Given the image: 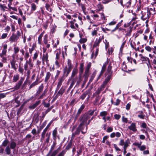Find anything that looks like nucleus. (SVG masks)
<instances>
[{
    "label": "nucleus",
    "instance_id": "obj_49",
    "mask_svg": "<svg viewBox=\"0 0 156 156\" xmlns=\"http://www.w3.org/2000/svg\"><path fill=\"white\" fill-rule=\"evenodd\" d=\"M14 52L15 54H17L19 51V49L18 47H15L14 48Z\"/></svg>",
    "mask_w": 156,
    "mask_h": 156
},
{
    "label": "nucleus",
    "instance_id": "obj_29",
    "mask_svg": "<svg viewBox=\"0 0 156 156\" xmlns=\"http://www.w3.org/2000/svg\"><path fill=\"white\" fill-rule=\"evenodd\" d=\"M26 63H27L28 65H29L30 69H31L34 66V64L32 62L28 61V60H27Z\"/></svg>",
    "mask_w": 156,
    "mask_h": 156
},
{
    "label": "nucleus",
    "instance_id": "obj_21",
    "mask_svg": "<svg viewBox=\"0 0 156 156\" xmlns=\"http://www.w3.org/2000/svg\"><path fill=\"white\" fill-rule=\"evenodd\" d=\"M78 73V70L77 69L74 68L73 69L72 72L71 76V78H73Z\"/></svg>",
    "mask_w": 156,
    "mask_h": 156
},
{
    "label": "nucleus",
    "instance_id": "obj_13",
    "mask_svg": "<svg viewBox=\"0 0 156 156\" xmlns=\"http://www.w3.org/2000/svg\"><path fill=\"white\" fill-rule=\"evenodd\" d=\"M48 53H46L45 54H44L43 55L42 58V61L43 63H44V61H45L47 63H48Z\"/></svg>",
    "mask_w": 156,
    "mask_h": 156
},
{
    "label": "nucleus",
    "instance_id": "obj_19",
    "mask_svg": "<svg viewBox=\"0 0 156 156\" xmlns=\"http://www.w3.org/2000/svg\"><path fill=\"white\" fill-rule=\"evenodd\" d=\"M96 75V73L95 72H94L92 74V76H91L88 82V83L87 86H87L89 85L90 83L93 80L94 77H95Z\"/></svg>",
    "mask_w": 156,
    "mask_h": 156
},
{
    "label": "nucleus",
    "instance_id": "obj_5",
    "mask_svg": "<svg viewBox=\"0 0 156 156\" xmlns=\"http://www.w3.org/2000/svg\"><path fill=\"white\" fill-rule=\"evenodd\" d=\"M147 11V13H145L143 14L142 13V11L141 12L142 16L141 17V18L143 20H145L146 19H149L151 16V15L152 14L151 12H150L149 10Z\"/></svg>",
    "mask_w": 156,
    "mask_h": 156
},
{
    "label": "nucleus",
    "instance_id": "obj_24",
    "mask_svg": "<svg viewBox=\"0 0 156 156\" xmlns=\"http://www.w3.org/2000/svg\"><path fill=\"white\" fill-rule=\"evenodd\" d=\"M11 149L9 146H8L6 147L5 151L7 154L9 155L11 154Z\"/></svg>",
    "mask_w": 156,
    "mask_h": 156
},
{
    "label": "nucleus",
    "instance_id": "obj_38",
    "mask_svg": "<svg viewBox=\"0 0 156 156\" xmlns=\"http://www.w3.org/2000/svg\"><path fill=\"white\" fill-rule=\"evenodd\" d=\"M85 108V105H82L80 107V108L79 109L78 111L77 112L80 114L82 111Z\"/></svg>",
    "mask_w": 156,
    "mask_h": 156
},
{
    "label": "nucleus",
    "instance_id": "obj_3",
    "mask_svg": "<svg viewBox=\"0 0 156 156\" xmlns=\"http://www.w3.org/2000/svg\"><path fill=\"white\" fill-rule=\"evenodd\" d=\"M68 67H65L64 69V73L66 74V76H67L73 67V66L72 65L71 60L68 59L67 61Z\"/></svg>",
    "mask_w": 156,
    "mask_h": 156
},
{
    "label": "nucleus",
    "instance_id": "obj_23",
    "mask_svg": "<svg viewBox=\"0 0 156 156\" xmlns=\"http://www.w3.org/2000/svg\"><path fill=\"white\" fill-rule=\"evenodd\" d=\"M32 135L30 134H28L26 136L25 139L28 140V143L31 142L32 141V140L30 139Z\"/></svg>",
    "mask_w": 156,
    "mask_h": 156
},
{
    "label": "nucleus",
    "instance_id": "obj_41",
    "mask_svg": "<svg viewBox=\"0 0 156 156\" xmlns=\"http://www.w3.org/2000/svg\"><path fill=\"white\" fill-rule=\"evenodd\" d=\"M47 92V90L46 89L44 91L42 94L40 96L39 98L42 99V98L44 97L45 96V94Z\"/></svg>",
    "mask_w": 156,
    "mask_h": 156
},
{
    "label": "nucleus",
    "instance_id": "obj_9",
    "mask_svg": "<svg viewBox=\"0 0 156 156\" xmlns=\"http://www.w3.org/2000/svg\"><path fill=\"white\" fill-rule=\"evenodd\" d=\"M10 63L11 65V68L16 70L17 69L16 66H17V65L16 64V61L14 58L10 61Z\"/></svg>",
    "mask_w": 156,
    "mask_h": 156
},
{
    "label": "nucleus",
    "instance_id": "obj_48",
    "mask_svg": "<svg viewBox=\"0 0 156 156\" xmlns=\"http://www.w3.org/2000/svg\"><path fill=\"white\" fill-rule=\"evenodd\" d=\"M87 41L86 38H81L79 40V42L80 43H83L86 42Z\"/></svg>",
    "mask_w": 156,
    "mask_h": 156
},
{
    "label": "nucleus",
    "instance_id": "obj_53",
    "mask_svg": "<svg viewBox=\"0 0 156 156\" xmlns=\"http://www.w3.org/2000/svg\"><path fill=\"white\" fill-rule=\"evenodd\" d=\"M29 56V54L28 52L26 51L24 55L25 60H27Z\"/></svg>",
    "mask_w": 156,
    "mask_h": 156
},
{
    "label": "nucleus",
    "instance_id": "obj_33",
    "mask_svg": "<svg viewBox=\"0 0 156 156\" xmlns=\"http://www.w3.org/2000/svg\"><path fill=\"white\" fill-rule=\"evenodd\" d=\"M7 9V7L4 6L3 5L0 4V9L1 11L4 12L5 11V9Z\"/></svg>",
    "mask_w": 156,
    "mask_h": 156
},
{
    "label": "nucleus",
    "instance_id": "obj_1",
    "mask_svg": "<svg viewBox=\"0 0 156 156\" xmlns=\"http://www.w3.org/2000/svg\"><path fill=\"white\" fill-rule=\"evenodd\" d=\"M96 110V109L93 110H90L87 113L81 115L79 119V121L80 122L79 125L82 126H83V125L84 124L87 125V121L90 118V116L93 115Z\"/></svg>",
    "mask_w": 156,
    "mask_h": 156
},
{
    "label": "nucleus",
    "instance_id": "obj_47",
    "mask_svg": "<svg viewBox=\"0 0 156 156\" xmlns=\"http://www.w3.org/2000/svg\"><path fill=\"white\" fill-rule=\"evenodd\" d=\"M48 36L45 35L44 36V44H47L48 43Z\"/></svg>",
    "mask_w": 156,
    "mask_h": 156
},
{
    "label": "nucleus",
    "instance_id": "obj_17",
    "mask_svg": "<svg viewBox=\"0 0 156 156\" xmlns=\"http://www.w3.org/2000/svg\"><path fill=\"white\" fill-rule=\"evenodd\" d=\"M40 101H38L33 105L30 106L29 108L31 109H34L40 104Z\"/></svg>",
    "mask_w": 156,
    "mask_h": 156
},
{
    "label": "nucleus",
    "instance_id": "obj_11",
    "mask_svg": "<svg viewBox=\"0 0 156 156\" xmlns=\"http://www.w3.org/2000/svg\"><path fill=\"white\" fill-rule=\"evenodd\" d=\"M128 128L131 130L133 132H136L137 131V129L136 128V124L134 123H132L131 125L128 127Z\"/></svg>",
    "mask_w": 156,
    "mask_h": 156
},
{
    "label": "nucleus",
    "instance_id": "obj_36",
    "mask_svg": "<svg viewBox=\"0 0 156 156\" xmlns=\"http://www.w3.org/2000/svg\"><path fill=\"white\" fill-rule=\"evenodd\" d=\"M100 42H100L98 40V39L97 38L96 39L95 42H94V44L93 47H97L99 45V44H100Z\"/></svg>",
    "mask_w": 156,
    "mask_h": 156
},
{
    "label": "nucleus",
    "instance_id": "obj_37",
    "mask_svg": "<svg viewBox=\"0 0 156 156\" xmlns=\"http://www.w3.org/2000/svg\"><path fill=\"white\" fill-rule=\"evenodd\" d=\"M80 115V114L79 113H78L77 112V113L74 115V117H73V116H72V118H73V119H74V123L76 120L78 118L79 116Z\"/></svg>",
    "mask_w": 156,
    "mask_h": 156
},
{
    "label": "nucleus",
    "instance_id": "obj_40",
    "mask_svg": "<svg viewBox=\"0 0 156 156\" xmlns=\"http://www.w3.org/2000/svg\"><path fill=\"white\" fill-rule=\"evenodd\" d=\"M6 50L3 49L2 52L0 54V56L1 57H2L4 56H5L6 53Z\"/></svg>",
    "mask_w": 156,
    "mask_h": 156
},
{
    "label": "nucleus",
    "instance_id": "obj_42",
    "mask_svg": "<svg viewBox=\"0 0 156 156\" xmlns=\"http://www.w3.org/2000/svg\"><path fill=\"white\" fill-rule=\"evenodd\" d=\"M18 71L22 74H23L24 69L22 67L20 66H19L18 68Z\"/></svg>",
    "mask_w": 156,
    "mask_h": 156
},
{
    "label": "nucleus",
    "instance_id": "obj_58",
    "mask_svg": "<svg viewBox=\"0 0 156 156\" xmlns=\"http://www.w3.org/2000/svg\"><path fill=\"white\" fill-rule=\"evenodd\" d=\"M104 37L103 35L101 34V35L99 37L98 39V40L100 42H101V41L104 39Z\"/></svg>",
    "mask_w": 156,
    "mask_h": 156
},
{
    "label": "nucleus",
    "instance_id": "obj_22",
    "mask_svg": "<svg viewBox=\"0 0 156 156\" xmlns=\"http://www.w3.org/2000/svg\"><path fill=\"white\" fill-rule=\"evenodd\" d=\"M52 3L51 4H49L48 3H46L45 4V7L46 9L48 11H49L50 12H51L52 11V9L50 8V6L52 5Z\"/></svg>",
    "mask_w": 156,
    "mask_h": 156
},
{
    "label": "nucleus",
    "instance_id": "obj_14",
    "mask_svg": "<svg viewBox=\"0 0 156 156\" xmlns=\"http://www.w3.org/2000/svg\"><path fill=\"white\" fill-rule=\"evenodd\" d=\"M108 64V60H107V61L103 64L101 70V74L103 73H104L106 70L107 66Z\"/></svg>",
    "mask_w": 156,
    "mask_h": 156
},
{
    "label": "nucleus",
    "instance_id": "obj_31",
    "mask_svg": "<svg viewBox=\"0 0 156 156\" xmlns=\"http://www.w3.org/2000/svg\"><path fill=\"white\" fill-rule=\"evenodd\" d=\"M19 78V75L16 74L14 75L13 77V82H16L18 80Z\"/></svg>",
    "mask_w": 156,
    "mask_h": 156
},
{
    "label": "nucleus",
    "instance_id": "obj_39",
    "mask_svg": "<svg viewBox=\"0 0 156 156\" xmlns=\"http://www.w3.org/2000/svg\"><path fill=\"white\" fill-rule=\"evenodd\" d=\"M56 144V143H53V144L51 146V147L50 150L49 151L48 154H50L51 153V152L54 149Z\"/></svg>",
    "mask_w": 156,
    "mask_h": 156
},
{
    "label": "nucleus",
    "instance_id": "obj_61",
    "mask_svg": "<svg viewBox=\"0 0 156 156\" xmlns=\"http://www.w3.org/2000/svg\"><path fill=\"white\" fill-rule=\"evenodd\" d=\"M114 117L116 119L118 120L121 117V116L119 115L115 114L114 115Z\"/></svg>",
    "mask_w": 156,
    "mask_h": 156
},
{
    "label": "nucleus",
    "instance_id": "obj_34",
    "mask_svg": "<svg viewBox=\"0 0 156 156\" xmlns=\"http://www.w3.org/2000/svg\"><path fill=\"white\" fill-rule=\"evenodd\" d=\"M88 94V92L87 91H86L80 97V98L82 100H83L85 97H86V95Z\"/></svg>",
    "mask_w": 156,
    "mask_h": 156
},
{
    "label": "nucleus",
    "instance_id": "obj_50",
    "mask_svg": "<svg viewBox=\"0 0 156 156\" xmlns=\"http://www.w3.org/2000/svg\"><path fill=\"white\" fill-rule=\"evenodd\" d=\"M8 34L7 33H4L1 36V39H5L7 36Z\"/></svg>",
    "mask_w": 156,
    "mask_h": 156
},
{
    "label": "nucleus",
    "instance_id": "obj_10",
    "mask_svg": "<svg viewBox=\"0 0 156 156\" xmlns=\"http://www.w3.org/2000/svg\"><path fill=\"white\" fill-rule=\"evenodd\" d=\"M44 87L43 84L42 83L38 88V89L36 93V96H38L42 92Z\"/></svg>",
    "mask_w": 156,
    "mask_h": 156
},
{
    "label": "nucleus",
    "instance_id": "obj_15",
    "mask_svg": "<svg viewBox=\"0 0 156 156\" xmlns=\"http://www.w3.org/2000/svg\"><path fill=\"white\" fill-rule=\"evenodd\" d=\"M57 128H55L53 130L52 132V136L53 139L54 140L56 139L57 137Z\"/></svg>",
    "mask_w": 156,
    "mask_h": 156
},
{
    "label": "nucleus",
    "instance_id": "obj_32",
    "mask_svg": "<svg viewBox=\"0 0 156 156\" xmlns=\"http://www.w3.org/2000/svg\"><path fill=\"white\" fill-rule=\"evenodd\" d=\"M39 114L38 113H35L34 115V118L35 119V121H36V122L37 123L39 121Z\"/></svg>",
    "mask_w": 156,
    "mask_h": 156
},
{
    "label": "nucleus",
    "instance_id": "obj_60",
    "mask_svg": "<svg viewBox=\"0 0 156 156\" xmlns=\"http://www.w3.org/2000/svg\"><path fill=\"white\" fill-rule=\"evenodd\" d=\"M112 1L113 0H103L102 2L104 4H106Z\"/></svg>",
    "mask_w": 156,
    "mask_h": 156
},
{
    "label": "nucleus",
    "instance_id": "obj_62",
    "mask_svg": "<svg viewBox=\"0 0 156 156\" xmlns=\"http://www.w3.org/2000/svg\"><path fill=\"white\" fill-rule=\"evenodd\" d=\"M122 121L123 122L127 123L128 121L127 119L124 116L122 117Z\"/></svg>",
    "mask_w": 156,
    "mask_h": 156
},
{
    "label": "nucleus",
    "instance_id": "obj_44",
    "mask_svg": "<svg viewBox=\"0 0 156 156\" xmlns=\"http://www.w3.org/2000/svg\"><path fill=\"white\" fill-rule=\"evenodd\" d=\"M124 144H125L124 145V146L126 147H128L129 146V144H130V142L129 140L127 139V140H126Z\"/></svg>",
    "mask_w": 156,
    "mask_h": 156
},
{
    "label": "nucleus",
    "instance_id": "obj_55",
    "mask_svg": "<svg viewBox=\"0 0 156 156\" xmlns=\"http://www.w3.org/2000/svg\"><path fill=\"white\" fill-rule=\"evenodd\" d=\"M89 69L87 68H86L84 75H89Z\"/></svg>",
    "mask_w": 156,
    "mask_h": 156
},
{
    "label": "nucleus",
    "instance_id": "obj_56",
    "mask_svg": "<svg viewBox=\"0 0 156 156\" xmlns=\"http://www.w3.org/2000/svg\"><path fill=\"white\" fill-rule=\"evenodd\" d=\"M89 76V75H84V80L83 81V82H84L86 83V82H87V80Z\"/></svg>",
    "mask_w": 156,
    "mask_h": 156
},
{
    "label": "nucleus",
    "instance_id": "obj_57",
    "mask_svg": "<svg viewBox=\"0 0 156 156\" xmlns=\"http://www.w3.org/2000/svg\"><path fill=\"white\" fill-rule=\"evenodd\" d=\"M146 149V147L145 145H143L141 146L139 148V149L141 151H143Z\"/></svg>",
    "mask_w": 156,
    "mask_h": 156
},
{
    "label": "nucleus",
    "instance_id": "obj_25",
    "mask_svg": "<svg viewBox=\"0 0 156 156\" xmlns=\"http://www.w3.org/2000/svg\"><path fill=\"white\" fill-rule=\"evenodd\" d=\"M83 67H84V64L83 63H81L80 66V67L79 68L80 70V74H81L82 73L83 71Z\"/></svg>",
    "mask_w": 156,
    "mask_h": 156
},
{
    "label": "nucleus",
    "instance_id": "obj_30",
    "mask_svg": "<svg viewBox=\"0 0 156 156\" xmlns=\"http://www.w3.org/2000/svg\"><path fill=\"white\" fill-rule=\"evenodd\" d=\"M26 63H27L28 65H29L30 69H31L34 66V64L32 62L28 61V60H27Z\"/></svg>",
    "mask_w": 156,
    "mask_h": 156
},
{
    "label": "nucleus",
    "instance_id": "obj_4",
    "mask_svg": "<svg viewBox=\"0 0 156 156\" xmlns=\"http://www.w3.org/2000/svg\"><path fill=\"white\" fill-rule=\"evenodd\" d=\"M21 34L20 31L19 30H17L16 34H15L14 33H12V35L9 39V41L11 43L16 41L20 37Z\"/></svg>",
    "mask_w": 156,
    "mask_h": 156
},
{
    "label": "nucleus",
    "instance_id": "obj_8",
    "mask_svg": "<svg viewBox=\"0 0 156 156\" xmlns=\"http://www.w3.org/2000/svg\"><path fill=\"white\" fill-rule=\"evenodd\" d=\"M24 78L21 77L18 82L17 83L14 87V89L16 90H17L20 89V86L22 85L23 81L24 80Z\"/></svg>",
    "mask_w": 156,
    "mask_h": 156
},
{
    "label": "nucleus",
    "instance_id": "obj_27",
    "mask_svg": "<svg viewBox=\"0 0 156 156\" xmlns=\"http://www.w3.org/2000/svg\"><path fill=\"white\" fill-rule=\"evenodd\" d=\"M16 146V143L14 141H12L10 144V147L12 149H14Z\"/></svg>",
    "mask_w": 156,
    "mask_h": 156
},
{
    "label": "nucleus",
    "instance_id": "obj_16",
    "mask_svg": "<svg viewBox=\"0 0 156 156\" xmlns=\"http://www.w3.org/2000/svg\"><path fill=\"white\" fill-rule=\"evenodd\" d=\"M65 91V89L63 87H62L58 92L55 97L62 95L64 93Z\"/></svg>",
    "mask_w": 156,
    "mask_h": 156
},
{
    "label": "nucleus",
    "instance_id": "obj_43",
    "mask_svg": "<svg viewBox=\"0 0 156 156\" xmlns=\"http://www.w3.org/2000/svg\"><path fill=\"white\" fill-rule=\"evenodd\" d=\"M58 152V149L55 150L52 153L50 156H55Z\"/></svg>",
    "mask_w": 156,
    "mask_h": 156
},
{
    "label": "nucleus",
    "instance_id": "obj_52",
    "mask_svg": "<svg viewBox=\"0 0 156 156\" xmlns=\"http://www.w3.org/2000/svg\"><path fill=\"white\" fill-rule=\"evenodd\" d=\"M105 87V86H104L102 84L100 86V87L99 88H98V90H99V91L101 92V91H102V90H104V88Z\"/></svg>",
    "mask_w": 156,
    "mask_h": 156
},
{
    "label": "nucleus",
    "instance_id": "obj_51",
    "mask_svg": "<svg viewBox=\"0 0 156 156\" xmlns=\"http://www.w3.org/2000/svg\"><path fill=\"white\" fill-rule=\"evenodd\" d=\"M125 142H124V140L122 139H121L119 142V144L120 146H123Z\"/></svg>",
    "mask_w": 156,
    "mask_h": 156
},
{
    "label": "nucleus",
    "instance_id": "obj_20",
    "mask_svg": "<svg viewBox=\"0 0 156 156\" xmlns=\"http://www.w3.org/2000/svg\"><path fill=\"white\" fill-rule=\"evenodd\" d=\"M72 143L71 142H70L68 144L67 146L66 147L65 150H62L61 152L63 151H65V153L66 152V151L68 150L70 148H71L72 146Z\"/></svg>",
    "mask_w": 156,
    "mask_h": 156
},
{
    "label": "nucleus",
    "instance_id": "obj_18",
    "mask_svg": "<svg viewBox=\"0 0 156 156\" xmlns=\"http://www.w3.org/2000/svg\"><path fill=\"white\" fill-rule=\"evenodd\" d=\"M75 82L76 81L74 79L72 80L71 81L70 85L67 90L68 92L70 91V90L72 89L73 85H74Z\"/></svg>",
    "mask_w": 156,
    "mask_h": 156
},
{
    "label": "nucleus",
    "instance_id": "obj_64",
    "mask_svg": "<svg viewBox=\"0 0 156 156\" xmlns=\"http://www.w3.org/2000/svg\"><path fill=\"white\" fill-rule=\"evenodd\" d=\"M65 153V151H62L61 152H60L57 156H64V154Z\"/></svg>",
    "mask_w": 156,
    "mask_h": 156
},
{
    "label": "nucleus",
    "instance_id": "obj_2",
    "mask_svg": "<svg viewBox=\"0 0 156 156\" xmlns=\"http://www.w3.org/2000/svg\"><path fill=\"white\" fill-rule=\"evenodd\" d=\"M112 67L111 66V64L110 63L108 66L106 73V74L107 75V76L102 84L105 86L106 85L112 78V75L113 73L112 71Z\"/></svg>",
    "mask_w": 156,
    "mask_h": 156
},
{
    "label": "nucleus",
    "instance_id": "obj_26",
    "mask_svg": "<svg viewBox=\"0 0 156 156\" xmlns=\"http://www.w3.org/2000/svg\"><path fill=\"white\" fill-rule=\"evenodd\" d=\"M12 5V3H9L8 4V8H7V9L9 10L10 11L11 9H12L13 10L17 11V9L15 8V7H11V5Z\"/></svg>",
    "mask_w": 156,
    "mask_h": 156
},
{
    "label": "nucleus",
    "instance_id": "obj_45",
    "mask_svg": "<svg viewBox=\"0 0 156 156\" xmlns=\"http://www.w3.org/2000/svg\"><path fill=\"white\" fill-rule=\"evenodd\" d=\"M107 112L106 111H103L101 112L100 113V116H105L107 115Z\"/></svg>",
    "mask_w": 156,
    "mask_h": 156
},
{
    "label": "nucleus",
    "instance_id": "obj_63",
    "mask_svg": "<svg viewBox=\"0 0 156 156\" xmlns=\"http://www.w3.org/2000/svg\"><path fill=\"white\" fill-rule=\"evenodd\" d=\"M145 49L149 52H151V48L149 46H146L145 48Z\"/></svg>",
    "mask_w": 156,
    "mask_h": 156
},
{
    "label": "nucleus",
    "instance_id": "obj_7",
    "mask_svg": "<svg viewBox=\"0 0 156 156\" xmlns=\"http://www.w3.org/2000/svg\"><path fill=\"white\" fill-rule=\"evenodd\" d=\"M83 127H85V126H82L79 125L78 127L76 129V131L75 132V134H76V135L79 134L80 130L82 133L84 134L87 131V126H86V129L84 131L82 129Z\"/></svg>",
    "mask_w": 156,
    "mask_h": 156
},
{
    "label": "nucleus",
    "instance_id": "obj_12",
    "mask_svg": "<svg viewBox=\"0 0 156 156\" xmlns=\"http://www.w3.org/2000/svg\"><path fill=\"white\" fill-rule=\"evenodd\" d=\"M51 76V74L49 72H48L46 73V75L45 76L44 80V82L45 83H48Z\"/></svg>",
    "mask_w": 156,
    "mask_h": 156
},
{
    "label": "nucleus",
    "instance_id": "obj_54",
    "mask_svg": "<svg viewBox=\"0 0 156 156\" xmlns=\"http://www.w3.org/2000/svg\"><path fill=\"white\" fill-rule=\"evenodd\" d=\"M36 6L34 3L31 4V9L32 10L35 11L36 9Z\"/></svg>",
    "mask_w": 156,
    "mask_h": 156
},
{
    "label": "nucleus",
    "instance_id": "obj_59",
    "mask_svg": "<svg viewBox=\"0 0 156 156\" xmlns=\"http://www.w3.org/2000/svg\"><path fill=\"white\" fill-rule=\"evenodd\" d=\"M114 147L115 148L116 151H120L121 150L117 146L116 144H113Z\"/></svg>",
    "mask_w": 156,
    "mask_h": 156
},
{
    "label": "nucleus",
    "instance_id": "obj_35",
    "mask_svg": "<svg viewBox=\"0 0 156 156\" xmlns=\"http://www.w3.org/2000/svg\"><path fill=\"white\" fill-rule=\"evenodd\" d=\"M9 143V140L7 138H6L2 143V145L4 146H6Z\"/></svg>",
    "mask_w": 156,
    "mask_h": 156
},
{
    "label": "nucleus",
    "instance_id": "obj_28",
    "mask_svg": "<svg viewBox=\"0 0 156 156\" xmlns=\"http://www.w3.org/2000/svg\"><path fill=\"white\" fill-rule=\"evenodd\" d=\"M51 133H47L46 135V137L47 138L45 140V142L48 143L49 142V139L50 137Z\"/></svg>",
    "mask_w": 156,
    "mask_h": 156
},
{
    "label": "nucleus",
    "instance_id": "obj_46",
    "mask_svg": "<svg viewBox=\"0 0 156 156\" xmlns=\"http://www.w3.org/2000/svg\"><path fill=\"white\" fill-rule=\"evenodd\" d=\"M38 84H37V83L36 82H34L30 85L29 87V89H31L32 87H34L35 86L37 85Z\"/></svg>",
    "mask_w": 156,
    "mask_h": 156
},
{
    "label": "nucleus",
    "instance_id": "obj_6",
    "mask_svg": "<svg viewBox=\"0 0 156 156\" xmlns=\"http://www.w3.org/2000/svg\"><path fill=\"white\" fill-rule=\"evenodd\" d=\"M65 77L64 75H63L61 78L58 79V84L56 88L55 92H57L58 90L60 89L61 86L62 82L64 81L65 80Z\"/></svg>",
    "mask_w": 156,
    "mask_h": 156
}]
</instances>
